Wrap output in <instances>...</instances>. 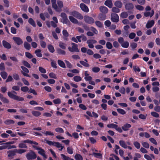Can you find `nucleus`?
Instances as JSON below:
<instances>
[{
    "label": "nucleus",
    "instance_id": "37",
    "mask_svg": "<svg viewBox=\"0 0 160 160\" xmlns=\"http://www.w3.org/2000/svg\"><path fill=\"white\" fill-rule=\"evenodd\" d=\"M128 16L127 12H122L121 14L120 17L122 18H126Z\"/></svg>",
    "mask_w": 160,
    "mask_h": 160
},
{
    "label": "nucleus",
    "instance_id": "52",
    "mask_svg": "<svg viewBox=\"0 0 160 160\" xmlns=\"http://www.w3.org/2000/svg\"><path fill=\"white\" fill-rule=\"evenodd\" d=\"M142 146L145 148H148L149 147V144L146 142H142Z\"/></svg>",
    "mask_w": 160,
    "mask_h": 160
},
{
    "label": "nucleus",
    "instance_id": "11",
    "mask_svg": "<svg viewBox=\"0 0 160 160\" xmlns=\"http://www.w3.org/2000/svg\"><path fill=\"white\" fill-rule=\"evenodd\" d=\"M85 21L89 24L93 23L94 22V19L91 17L88 16H85L84 18Z\"/></svg>",
    "mask_w": 160,
    "mask_h": 160
},
{
    "label": "nucleus",
    "instance_id": "3",
    "mask_svg": "<svg viewBox=\"0 0 160 160\" xmlns=\"http://www.w3.org/2000/svg\"><path fill=\"white\" fill-rule=\"evenodd\" d=\"M57 4L58 6L56 4L55 6L53 7V8L57 12H60L62 11V8L63 7V2L61 1H57Z\"/></svg>",
    "mask_w": 160,
    "mask_h": 160
},
{
    "label": "nucleus",
    "instance_id": "59",
    "mask_svg": "<svg viewBox=\"0 0 160 160\" xmlns=\"http://www.w3.org/2000/svg\"><path fill=\"white\" fill-rule=\"evenodd\" d=\"M49 76L50 78H52L54 79H56L57 78L56 75L53 72L50 73L49 74Z\"/></svg>",
    "mask_w": 160,
    "mask_h": 160
},
{
    "label": "nucleus",
    "instance_id": "18",
    "mask_svg": "<svg viewBox=\"0 0 160 160\" xmlns=\"http://www.w3.org/2000/svg\"><path fill=\"white\" fill-rule=\"evenodd\" d=\"M104 4L109 8H112L113 5L112 0H107L105 2Z\"/></svg>",
    "mask_w": 160,
    "mask_h": 160
},
{
    "label": "nucleus",
    "instance_id": "36",
    "mask_svg": "<svg viewBox=\"0 0 160 160\" xmlns=\"http://www.w3.org/2000/svg\"><path fill=\"white\" fill-rule=\"evenodd\" d=\"M49 51L52 53L54 51V48L51 45H49L48 46Z\"/></svg>",
    "mask_w": 160,
    "mask_h": 160
},
{
    "label": "nucleus",
    "instance_id": "60",
    "mask_svg": "<svg viewBox=\"0 0 160 160\" xmlns=\"http://www.w3.org/2000/svg\"><path fill=\"white\" fill-rule=\"evenodd\" d=\"M58 52V53L62 54L65 55L66 54V52L65 51L62 50L61 49H58L57 50Z\"/></svg>",
    "mask_w": 160,
    "mask_h": 160
},
{
    "label": "nucleus",
    "instance_id": "63",
    "mask_svg": "<svg viewBox=\"0 0 160 160\" xmlns=\"http://www.w3.org/2000/svg\"><path fill=\"white\" fill-rule=\"evenodd\" d=\"M135 36L136 34L134 32L131 33L129 35V38L131 39H133L135 37Z\"/></svg>",
    "mask_w": 160,
    "mask_h": 160
},
{
    "label": "nucleus",
    "instance_id": "49",
    "mask_svg": "<svg viewBox=\"0 0 160 160\" xmlns=\"http://www.w3.org/2000/svg\"><path fill=\"white\" fill-rule=\"evenodd\" d=\"M45 142L48 143L49 145H53L54 146L55 143L56 142H52L51 141H48L47 140H45Z\"/></svg>",
    "mask_w": 160,
    "mask_h": 160
},
{
    "label": "nucleus",
    "instance_id": "34",
    "mask_svg": "<svg viewBox=\"0 0 160 160\" xmlns=\"http://www.w3.org/2000/svg\"><path fill=\"white\" fill-rule=\"evenodd\" d=\"M58 63L61 67L63 68H66L65 64L61 60H58Z\"/></svg>",
    "mask_w": 160,
    "mask_h": 160
},
{
    "label": "nucleus",
    "instance_id": "7",
    "mask_svg": "<svg viewBox=\"0 0 160 160\" xmlns=\"http://www.w3.org/2000/svg\"><path fill=\"white\" fill-rule=\"evenodd\" d=\"M70 14L76 17V18L80 19H82L83 18V16L80 13L76 12L73 11L70 13Z\"/></svg>",
    "mask_w": 160,
    "mask_h": 160
},
{
    "label": "nucleus",
    "instance_id": "38",
    "mask_svg": "<svg viewBox=\"0 0 160 160\" xmlns=\"http://www.w3.org/2000/svg\"><path fill=\"white\" fill-rule=\"evenodd\" d=\"M14 122L12 120L8 119L4 122V123L7 125H9L11 124H13Z\"/></svg>",
    "mask_w": 160,
    "mask_h": 160
},
{
    "label": "nucleus",
    "instance_id": "22",
    "mask_svg": "<svg viewBox=\"0 0 160 160\" xmlns=\"http://www.w3.org/2000/svg\"><path fill=\"white\" fill-rule=\"evenodd\" d=\"M114 5L116 7L120 8L122 7V3L120 1H117L114 2Z\"/></svg>",
    "mask_w": 160,
    "mask_h": 160
},
{
    "label": "nucleus",
    "instance_id": "47",
    "mask_svg": "<svg viewBox=\"0 0 160 160\" xmlns=\"http://www.w3.org/2000/svg\"><path fill=\"white\" fill-rule=\"evenodd\" d=\"M21 90L22 92H26L28 91L29 89L27 86H23L21 88Z\"/></svg>",
    "mask_w": 160,
    "mask_h": 160
},
{
    "label": "nucleus",
    "instance_id": "56",
    "mask_svg": "<svg viewBox=\"0 0 160 160\" xmlns=\"http://www.w3.org/2000/svg\"><path fill=\"white\" fill-rule=\"evenodd\" d=\"M135 8L137 9L140 11H142L144 9V7L143 6L139 5H136Z\"/></svg>",
    "mask_w": 160,
    "mask_h": 160
},
{
    "label": "nucleus",
    "instance_id": "25",
    "mask_svg": "<svg viewBox=\"0 0 160 160\" xmlns=\"http://www.w3.org/2000/svg\"><path fill=\"white\" fill-rule=\"evenodd\" d=\"M120 145L124 148H127V144L123 140H120L119 142Z\"/></svg>",
    "mask_w": 160,
    "mask_h": 160
},
{
    "label": "nucleus",
    "instance_id": "9",
    "mask_svg": "<svg viewBox=\"0 0 160 160\" xmlns=\"http://www.w3.org/2000/svg\"><path fill=\"white\" fill-rule=\"evenodd\" d=\"M12 39L18 45H20L23 43V41L20 37H13L12 38Z\"/></svg>",
    "mask_w": 160,
    "mask_h": 160
},
{
    "label": "nucleus",
    "instance_id": "13",
    "mask_svg": "<svg viewBox=\"0 0 160 160\" xmlns=\"http://www.w3.org/2000/svg\"><path fill=\"white\" fill-rule=\"evenodd\" d=\"M15 150H9L7 152L8 157L10 158H12L13 156L15 155Z\"/></svg>",
    "mask_w": 160,
    "mask_h": 160
},
{
    "label": "nucleus",
    "instance_id": "62",
    "mask_svg": "<svg viewBox=\"0 0 160 160\" xmlns=\"http://www.w3.org/2000/svg\"><path fill=\"white\" fill-rule=\"evenodd\" d=\"M117 125L113 124L111 123L110 124H108L107 126V127L109 128H115L116 127H117Z\"/></svg>",
    "mask_w": 160,
    "mask_h": 160
},
{
    "label": "nucleus",
    "instance_id": "21",
    "mask_svg": "<svg viewBox=\"0 0 160 160\" xmlns=\"http://www.w3.org/2000/svg\"><path fill=\"white\" fill-rule=\"evenodd\" d=\"M99 10L102 12L104 13H107L108 11V8L104 6L100 7Z\"/></svg>",
    "mask_w": 160,
    "mask_h": 160
},
{
    "label": "nucleus",
    "instance_id": "61",
    "mask_svg": "<svg viewBox=\"0 0 160 160\" xmlns=\"http://www.w3.org/2000/svg\"><path fill=\"white\" fill-rule=\"evenodd\" d=\"M22 63L24 66H25L27 68H30V65L28 62L25 61H23L22 62Z\"/></svg>",
    "mask_w": 160,
    "mask_h": 160
},
{
    "label": "nucleus",
    "instance_id": "15",
    "mask_svg": "<svg viewBox=\"0 0 160 160\" xmlns=\"http://www.w3.org/2000/svg\"><path fill=\"white\" fill-rule=\"evenodd\" d=\"M154 14V11L152 10L151 12L146 11L144 12V15L145 17H151Z\"/></svg>",
    "mask_w": 160,
    "mask_h": 160
},
{
    "label": "nucleus",
    "instance_id": "20",
    "mask_svg": "<svg viewBox=\"0 0 160 160\" xmlns=\"http://www.w3.org/2000/svg\"><path fill=\"white\" fill-rule=\"evenodd\" d=\"M72 40L76 43H78V42H81V36H77L76 38L72 37Z\"/></svg>",
    "mask_w": 160,
    "mask_h": 160
},
{
    "label": "nucleus",
    "instance_id": "19",
    "mask_svg": "<svg viewBox=\"0 0 160 160\" xmlns=\"http://www.w3.org/2000/svg\"><path fill=\"white\" fill-rule=\"evenodd\" d=\"M131 127V125L128 123H126L122 127V129L124 131H128L129 128Z\"/></svg>",
    "mask_w": 160,
    "mask_h": 160
},
{
    "label": "nucleus",
    "instance_id": "6",
    "mask_svg": "<svg viewBox=\"0 0 160 160\" xmlns=\"http://www.w3.org/2000/svg\"><path fill=\"white\" fill-rule=\"evenodd\" d=\"M33 147L38 151V152L40 154L42 155L44 158H47L46 155L45 154V151L43 149L40 148L38 147L37 146H33Z\"/></svg>",
    "mask_w": 160,
    "mask_h": 160
},
{
    "label": "nucleus",
    "instance_id": "27",
    "mask_svg": "<svg viewBox=\"0 0 160 160\" xmlns=\"http://www.w3.org/2000/svg\"><path fill=\"white\" fill-rule=\"evenodd\" d=\"M42 133L44 134L46 136H54V133L50 131L42 132Z\"/></svg>",
    "mask_w": 160,
    "mask_h": 160
},
{
    "label": "nucleus",
    "instance_id": "26",
    "mask_svg": "<svg viewBox=\"0 0 160 160\" xmlns=\"http://www.w3.org/2000/svg\"><path fill=\"white\" fill-rule=\"evenodd\" d=\"M59 46L61 48L63 49H66L67 45L65 43L61 42H59Z\"/></svg>",
    "mask_w": 160,
    "mask_h": 160
},
{
    "label": "nucleus",
    "instance_id": "35",
    "mask_svg": "<svg viewBox=\"0 0 160 160\" xmlns=\"http://www.w3.org/2000/svg\"><path fill=\"white\" fill-rule=\"evenodd\" d=\"M121 45L123 48H127L129 46V43L127 41L124 42L122 43Z\"/></svg>",
    "mask_w": 160,
    "mask_h": 160
},
{
    "label": "nucleus",
    "instance_id": "29",
    "mask_svg": "<svg viewBox=\"0 0 160 160\" xmlns=\"http://www.w3.org/2000/svg\"><path fill=\"white\" fill-rule=\"evenodd\" d=\"M68 18L70 21L72 23L75 24L78 23V20L72 16H69Z\"/></svg>",
    "mask_w": 160,
    "mask_h": 160
},
{
    "label": "nucleus",
    "instance_id": "55",
    "mask_svg": "<svg viewBox=\"0 0 160 160\" xmlns=\"http://www.w3.org/2000/svg\"><path fill=\"white\" fill-rule=\"evenodd\" d=\"M107 48L108 49H111L112 48V43L109 42H107L106 44Z\"/></svg>",
    "mask_w": 160,
    "mask_h": 160
},
{
    "label": "nucleus",
    "instance_id": "40",
    "mask_svg": "<svg viewBox=\"0 0 160 160\" xmlns=\"http://www.w3.org/2000/svg\"><path fill=\"white\" fill-rule=\"evenodd\" d=\"M74 80L76 82L80 81L82 80L81 78L79 76H75L73 77Z\"/></svg>",
    "mask_w": 160,
    "mask_h": 160
},
{
    "label": "nucleus",
    "instance_id": "23",
    "mask_svg": "<svg viewBox=\"0 0 160 160\" xmlns=\"http://www.w3.org/2000/svg\"><path fill=\"white\" fill-rule=\"evenodd\" d=\"M154 22L153 20L149 21L146 24V27L148 28H150L154 25Z\"/></svg>",
    "mask_w": 160,
    "mask_h": 160
},
{
    "label": "nucleus",
    "instance_id": "50",
    "mask_svg": "<svg viewBox=\"0 0 160 160\" xmlns=\"http://www.w3.org/2000/svg\"><path fill=\"white\" fill-rule=\"evenodd\" d=\"M75 158L76 160H82V156L79 154H77L75 156Z\"/></svg>",
    "mask_w": 160,
    "mask_h": 160
},
{
    "label": "nucleus",
    "instance_id": "2",
    "mask_svg": "<svg viewBox=\"0 0 160 160\" xmlns=\"http://www.w3.org/2000/svg\"><path fill=\"white\" fill-rule=\"evenodd\" d=\"M61 17L62 18L61 19V22L63 24H66L68 25H69L70 24V22L68 20L67 15L66 13L64 12H62L61 14Z\"/></svg>",
    "mask_w": 160,
    "mask_h": 160
},
{
    "label": "nucleus",
    "instance_id": "28",
    "mask_svg": "<svg viewBox=\"0 0 160 160\" xmlns=\"http://www.w3.org/2000/svg\"><path fill=\"white\" fill-rule=\"evenodd\" d=\"M35 53L36 56L38 57H41L42 56V54L41 53V50L40 49H38L35 50Z\"/></svg>",
    "mask_w": 160,
    "mask_h": 160
},
{
    "label": "nucleus",
    "instance_id": "44",
    "mask_svg": "<svg viewBox=\"0 0 160 160\" xmlns=\"http://www.w3.org/2000/svg\"><path fill=\"white\" fill-rule=\"evenodd\" d=\"M117 112L122 115H124L126 113V112L124 110L121 108H118L117 109Z\"/></svg>",
    "mask_w": 160,
    "mask_h": 160
},
{
    "label": "nucleus",
    "instance_id": "24",
    "mask_svg": "<svg viewBox=\"0 0 160 160\" xmlns=\"http://www.w3.org/2000/svg\"><path fill=\"white\" fill-rule=\"evenodd\" d=\"M54 146L56 147L60 151H62L63 148L61 144L58 142H56Z\"/></svg>",
    "mask_w": 160,
    "mask_h": 160
},
{
    "label": "nucleus",
    "instance_id": "54",
    "mask_svg": "<svg viewBox=\"0 0 160 160\" xmlns=\"http://www.w3.org/2000/svg\"><path fill=\"white\" fill-rule=\"evenodd\" d=\"M18 147L21 148H27V146L23 142L19 144Z\"/></svg>",
    "mask_w": 160,
    "mask_h": 160
},
{
    "label": "nucleus",
    "instance_id": "31",
    "mask_svg": "<svg viewBox=\"0 0 160 160\" xmlns=\"http://www.w3.org/2000/svg\"><path fill=\"white\" fill-rule=\"evenodd\" d=\"M24 46L25 48L28 50H29L31 49L30 44L26 42H24Z\"/></svg>",
    "mask_w": 160,
    "mask_h": 160
},
{
    "label": "nucleus",
    "instance_id": "64",
    "mask_svg": "<svg viewBox=\"0 0 160 160\" xmlns=\"http://www.w3.org/2000/svg\"><path fill=\"white\" fill-rule=\"evenodd\" d=\"M38 69L40 72L42 73H45L46 72V70L42 67H39Z\"/></svg>",
    "mask_w": 160,
    "mask_h": 160
},
{
    "label": "nucleus",
    "instance_id": "42",
    "mask_svg": "<svg viewBox=\"0 0 160 160\" xmlns=\"http://www.w3.org/2000/svg\"><path fill=\"white\" fill-rule=\"evenodd\" d=\"M28 22L32 26L34 27H35L36 26L35 23L32 18H30L28 20Z\"/></svg>",
    "mask_w": 160,
    "mask_h": 160
},
{
    "label": "nucleus",
    "instance_id": "4",
    "mask_svg": "<svg viewBox=\"0 0 160 160\" xmlns=\"http://www.w3.org/2000/svg\"><path fill=\"white\" fill-rule=\"evenodd\" d=\"M72 47H69L68 49L69 51L71 52H79V51L78 48V45L75 43H72Z\"/></svg>",
    "mask_w": 160,
    "mask_h": 160
},
{
    "label": "nucleus",
    "instance_id": "16",
    "mask_svg": "<svg viewBox=\"0 0 160 160\" xmlns=\"http://www.w3.org/2000/svg\"><path fill=\"white\" fill-rule=\"evenodd\" d=\"M40 16L41 19L43 21L45 20L46 17L47 18H49L50 17L49 15L47 12L40 13Z\"/></svg>",
    "mask_w": 160,
    "mask_h": 160
},
{
    "label": "nucleus",
    "instance_id": "14",
    "mask_svg": "<svg viewBox=\"0 0 160 160\" xmlns=\"http://www.w3.org/2000/svg\"><path fill=\"white\" fill-rule=\"evenodd\" d=\"M80 7L83 11L86 12H88L89 11L88 8L84 4L82 3L80 4Z\"/></svg>",
    "mask_w": 160,
    "mask_h": 160
},
{
    "label": "nucleus",
    "instance_id": "48",
    "mask_svg": "<svg viewBox=\"0 0 160 160\" xmlns=\"http://www.w3.org/2000/svg\"><path fill=\"white\" fill-rule=\"evenodd\" d=\"M62 158L63 160H71V159L69 158L68 157L66 156L63 154H61V155Z\"/></svg>",
    "mask_w": 160,
    "mask_h": 160
},
{
    "label": "nucleus",
    "instance_id": "41",
    "mask_svg": "<svg viewBox=\"0 0 160 160\" xmlns=\"http://www.w3.org/2000/svg\"><path fill=\"white\" fill-rule=\"evenodd\" d=\"M6 132L7 133L10 134V136L12 137H16V134L12 132L10 130H7L6 131Z\"/></svg>",
    "mask_w": 160,
    "mask_h": 160
},
{
    "label": "nucleus",
    "instance_id": "1",
    "mask_svg": "<svg viewBox=\"0 0 160 160\" xmlns=\"http://www.w3.org/2000/svg\"><path fill=\"white\" fill-rule=\"evenodd\" d=\"M8 95L10 98L18 101H23L24 99L22 97L14 94L12 91L8 92Z\"/></svg>",
    "mask_w": 160,
    "mask_h": 160
},
{
    "label": "nucleus",
    "instance_id": "8",
    "mask_svg": "<svg viewBox=\"0 0 160 160\" xmlns=\"http://www.w3.org/2000/svg\"><path fill=\"white\" fill-rule=\"evenodd\" d=\"M112 21L114 22H118L119 19V17L118 15L116 13H112L111 14Z\"/></svg>",
    "mask_w": 160,
    "mask_h": 160
},
{
    "label": "nucleus",
    "instance_id": "39",
    "mask_svg": "<svg viewBox=\"0 0 160 160\" xmlns=\"http://www.w3.org/2000/svg\"><path fill=\"white\" fill-rule=\"evenodd\" d=\"M55 131L56 132L60 133H63L64 130L63 129L61 128H57L55 129Z\"/></svg>",
    "mask_w": 160,
    "mask_h": 160
},
{
    "label": "nucleus",
    "instance_id": "30",
    "mask_svg": "<svg viewBox=\"0 0 160 160\" xmlns=\"http://www.w3.org/2000/svg\"><path fill=\"white\" fill-rule=\"evenodd\" d=\"M0 75L4 79H5L7 77L8 74L6 72L3 71L1 72Z\"/></svg>",
    "mask_w": 160,
    "mask_h": 160
},
{
    "label": "nucleus",
    "instance_id": "53",
    "mask_svg": "<svg viewBox=\"0 0 160 160\" xmlns=\"http://www.w3.org/2000/svg\"><path fill=\"white\" fill-rule=\"evenodd\" d=\"M92 70L93 72L97 73L100 71V68L98 67H94L92 68Z\"/></svg>",
    "mask_w": 160,
    "mask_h": 160
},
{
    "label": "nucleus",
    "instance_id": "43",
    "mask_svg": "<svg viewBox=\"0 0 160 160\" xmlns=\"http://www.w3.org/2000/svg\"><path fill=\"white\" fill-rule=\"evenodd\" d=\"M98 17L100 20H103L106 19V16L104 14H101L99 15Z\"/></svg>",
    "mask_w": 160,
    "mask_h": 160
},
{
    "label": "nucleus",
    "instance_id": "33",
    "mask_svg": "<svg viewBox=\"0 0 160 160\" xmlns=\"http://www.w3.org/2000/svg\"><path fill=\"white\" fill-rule=\"evenodd\" d=\"M32 114L35 117H38L41 115V113L38 111H32Z\"/></svg>",
    "mask_w": 160,
    "mask_h": 160
},
{
    "label": "nucleus",
    "instance_id": "10",
    "mask_svg": "<svg viewBox=\"0 0 160 160\" xmlns=\"http://www.w3.org/2000/svg\"><path fill=\"white\" fill-rule=\"evenodd\" d=\"M96 42L97 41L96 40L93 39L88 40L87 42V43L88 44L89 47L91 48L94 47L93 44L96 43Z\"/></svg>",
    "mask_w": 160,
    "mask_h": 160
},
{
    "label": "nucleus",
    "instance_id": "58",
    "mask_svg": "<svg viewBox=\"0 0 160 160\" xmlns=\"http://www.w3.org/2000/svg\"><path fill=\"white\" fill-rule=\"evenodd\" d=\"M22 80L25 85L27 86H29L30 85V83L29 82L24 78H22Z\"/></svg>",
    "mask_w": 160,
    "mask_h": 160
},
{
    "label": "nucleus",
    "instance_id": "51",
    "mask_svg": "<svg viewBox=\"0 0 160 160\" xmlns=\"http://www.w3.org/2000/svg\"><path fill=\"white\" fill-rule=\"evenodd\" d=\"M93 155L96 158H101L102 157V155L100 153H93Z\"/></svg>",
    "mask_w": 160,
    "mask_h": 160
},
{
    "label": "nucleus",
    "instance_id": "57",
    "mask_svg": "<svg viewBox=\"0 0 160 160\" xmlns=\"http://www.w3.org/2000/svg\"><path fill=\"white\" fill-rule=\"evenodd\" d=\"M2 102L3 103H8L9 102V100L4 97L1 99V100Z\"/></svg>",
    "mask_w": 160,
    "mask_h": 160
},
{
    "label": "nucleus",
    "instance_id": "17",
    "mask_svg": "<svg viewBox=\"0 0 160 160\" xmlns=\"http://www.w3.org/2000/svg\"><path fill=\"white\" fill-rule=\"evenodd\" d=\"M2 43L3 46L5 48L8 49H9L11 48V45L9 42L5 40H3L2 41Z\"/></svg>",
    "mask_w": 160,
    "mask_h": 160
},
{
    "label": "nucleus",
    "instance_id": "46",
    "mask_svg": "<svg viewBox=\"0 0 160 160\" xmlns=\"http://www.w3.org/2000/svg\"><path fill=\"white\" fill-rule=\"evenodd\" d=\"M80 63L84 67H89V65L88 63H87V62H85V61H80Z\"/></svg>",
    "mask_w": 160,
    "mask_h": 160
},
{
    "label": "nucleus",
    "instance_id": "5",
    "mask_svg": "<svg viewBox=\"0 0 160 160\" xmlns=\"http://www.w3.org/2000/svg\"><path fill=\"white\" fill-rule=\"evenodd\" d=\"M26 157L28 159H35L36 158L37 156L34 152L32 151H30L29 152L26 154Z\"/></svg>",
    "mask_w": 160,
    "mask_h": 160
},
{
    "label": "nucleus",
    "instance_id": "45",
    "mask_svg": "<svg viewBox=\"0 0 160 160\" xmlns=\"http://www.w3.org/2000/svg\"><path fill=\"white\" fill-rule=\"evenodd\" d=\"M118 8L116 7H113L112 8V10L113 12L119 13L120 11V10Z\"/></svg>",
    "mask_w": 160,
    "mask_h": 160
},
{
    "label": "nucleus",
    "instance_id": "32",
    "mask_svg": "<svg viewBox=\"0 0 160 160\" xmlns=\"http://www.w3.org/2000/svg\"><path fill=\"white\" fill-rule=\"evenodd\" d=\"M133 144L135 147L137 149L140 148L141 145L140 143L137 141H135L133 142Z\"/></svg>",
    "mask_w": 160,
    "mask_h": 160
},
{
    "label": "nucleus",
    "instance_id": "12",
    "mask_svg": "<svg viewBox=\"0 0 160 160\" xmlns=\"http://www.w3.org/2000/svg\"><path fill=\"white\" fill-rule=\"evenodd\" d=\"M134 8V5L131 2H128L125 5V8L127 10H132Z\"/></svg>",
    "mask_w": 160,
    "mask_h": 160
}]
</instances>
